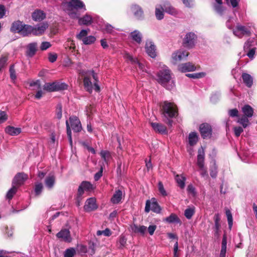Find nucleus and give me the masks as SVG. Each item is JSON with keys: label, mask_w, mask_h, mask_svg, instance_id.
Returning a JSON list of instances; mask_svg holds the SVG:
<instances>
[{"label": "nucleus", "mask_w": 257, "mask_h": 257, "mask_svg": "<svg viewBox=\"0 0 257 257\" xmlns=\"http://www.w3.org/2000/svg\"><path fill=\"white\" fill-rule=\"evenodd\" d=\"M64 10L71 19L78 18L80 14L79 10L85 12L86 10L85 5L81 0H70L62 4Z\"/></svg>", "instance_id": "1"}, {"label": "nucleus", "mask_w": 257, "mask_h": 257, "mask_svg": "<svg viewBox=\"0 0 257 257\" xmlns=\"http://www.w3.org/2000/svg\"><path fill=\"white\" fill-rule=\"evenodd\" d=\"M98 82L97 74L93 70L88 71L86 76L83 79L84 89L89 93H91L93 90L97 92H99L100 87L98 84Z\"/></svg>", "instance_id": "2"}, {"label": "nucleus", "mask_w": 257, "mask_h": 257, "mask_svg": "<svg viewBox=\"0 0 257 257\" xmlns=\"http://www.w3.org/2000/svg\"><path fill=\"white\" fill-rule=\"evenodd\" d=\"M177 108L176 105L172 102L165 101L162 105V114L164 121L169 126L172 125V120L171 118L177 115Z\"/></svg>", "instance_id": "3"}, {"label": "nucleus", "mask_w": 257, "mask_h": 257, "mask_svg": "<svg viewBox=\"0 0 257 257\" xmlns=\"http://www.w3.org/2000/svg\"><path fill=\"white\" fill-rule=\"evenodd\" d=\"M157 81L164 87L168 90L172 89L174 83L171 79L170 71L167 67L164 66L162 70H160L157 74Z\"/></svg>", "instance_id": "4"}, {"label": "nucleus", "mask_w": 257, "mask_h": 257, "mask_svg": "<svg viewBox=\"0 0 257 257\" xmlns=\"http://www.w3.org/2000/svg\"><path fill=\"white\" fill-rule=\"evenodd\" d=\"M47 28L48 24L44 23L40 24L36 27L24 25L20 34L23 36H27L31 34L39 35L42 34Z\"/></svg>", "instance_id": "5"}, {"label": "nucleus", "mask_w": 257, "mask_h": 257, "mask_svg": "<svg viewBox=\"0 0 257 257\" xmlns=\"http://www.w3.org/2000/svg\"><path fill=\"white\" fill-rule=\"evenodd\" d=\"M154 212L159 213L161 211V208L155 198H152L151 200H148L146 203L145 211L148 213L150 210Z\"/></svg>", "instance_id": "6"}, {"label": "nucleus", "mask_w": 257, "mask_h": 257, "mask_svg": "<svg viewBox=\"0 0 257 257\" xmlns=\"http://www.w3.org/2000/svg\"><path fill=\"white\" fill-rule=\"evenodd\" d=\"M93 189L92 185L88 181H83L79 185L78 189L77 197L80 198L84 194L85 191H91Z\"/></svg>", "instance_id": "7"}, {"label": "nucleus", "mask_w": 257, "mask_h": 257, "mask_svg": "<svg viewBox=\"0 0 257 257\" xmlns=\"http://www.w3.org/2000/svg\"><path fill=\"white\" fill-rule=\"evenodd\" d=\"M63 84L56 82L46 83L43 86V89L49 92H53L63 89Z\"/></svg>", "instance_id": "8"}, {"label": "nucleus", "mask_w": 257, "mask_h": 257, "mask_svg": "<svg viewBox=\"0 0 257 257\" xmlns=\"http://www.w3.org/2000/svg\"><path fill=\"white\" fill-rule=\"evenodd\" d=\"M196 38V35L194 33H187L183 41L184 46L188 48H192L194 45Z\"/></svg>", "instance_id": "9"}, {"label": "nucleus", "mask_w": 257, "mask_h": 257, "mask_svg": "<svg viewBox=\"0 0 257 257\" xmlns=\"http://www.w3.org/2000/svg\"><path fill=\"white\" fill-rule=\"evenodd\" d=\"M131 10L135 17L138 20H142L144 18V12L142 8L137 5H133Z\"/></svg>", "instance_id": "10"}, {"label": "nucleus", "mask_w": 257, "mask_h": 257, "mask_svg": "<svg viewBox=\"0 0 257 257\" xmlns=\"http://www.w3.org/2000/svg\"><path fill=\"white\" fill-rule=\"evenodd\" d=\"M69 122L72 129L75 132H79L82 130L81 124L79 119L75 116L69 118Z\"/></svg>", "instance_id": "11"}, {"label": "nucleus", "mask_w": 257, "mask_h": 257, "mask_svg": "<svg viewBox=\"0 0 257 257\" xmlns=\"http://www.w3.org/2000/svg\"><path fill=\"white\" fill-rule=\"evenodd\" d=\"M147 54L151 57L154 58L157 56L156 46L151 41H147L145 46Z\"/></svg>", "instance_id": "12"}, {"label": "nucleus", "mask_w": 257, "mask_h": 257, "mask_svg": "<svg viewBox=\"0 0 257 257\" xmlns=\"http://www.w3.org/2000/svg\"><path fill=\"white\" fill-rule=\"evenodd\" d=\"M28 178V176L27 174L24 173H19L14 177L13 184L18 187L23 184Z\"/></svg>", "instance_id": "13"}, {"label": "nucleus", "mask_w": 257, "mask_h": 257, "mask_svg": "<svg viewBox=\"0 0 257 257\" xmlns=\"http://www.w3.org/2000/svg\"><path fill=\"white\" fill-rule=\"evenodd\" d=\"M124 58L127 60L130 61L132 64L136 65V68H138L140 70L142 71L143 72L146 71L145 65L143 64L140 63L137 58H133L132 56H131L128 53L125 54Z\"/></svg>", "instance_id": "14"}, {"label": "nucleus", "mask_w": 257, "mask_h": 257, "mask_svg": "<svg viewBox=\"0 0 257 257\" xmlns=\"http://www.w3.org/2000/svg\"><path fill=\"white\" fill-rule=\"evenodd\" d=\"M56 236L66 242H70L72 241L70 231L67 229H62L57 233Z\"/></svg>", "instance_id": "15"}, {"label": "nucleus", "mask_w": 257, "mask_h": 257, "mask_svg": "<svg viewBox=\"0 0 257 257\" xmlns=\"http://www.w3.org/2000/svg\"><path fill=\"white\" fill-rule=\"evenodd\" d=\"M97 206L96 204V200L94 198H90L88 199L84 206V209L86 211L90 212L96 209Z\"/></svg>", "instance_id": "16"}, {"label": "nucleus", "mask_w": 257, "mask_h": 257, "mask_svg": "<svg viewBox=\"0 0 257 257\" xmlns=\"http://www.w3.org/2000/svg\"><path fill=\"white\" fill-rule=\"evenodd\" d=\"M200 132L203 138L209 137L211 134V128L209 124L203 123L200 126Z\"/></svg>", "instance_id": "17"}, {"label": "nucleus", "mask_w": 257, "mask_h": 257, "mask_svg": "<svg viewBox=\"0 0 257 257\" xmlns=\"http://www.w3.org/2000/svg\"><path fill=\"white\" fill-rule=\"evenodd\" d=\"M188 56V52L186 51L179 50L174 53L172 55L173 59L177 62L185 59Z\"/></svg>", "instance_id": "18"}, {"label": "nucleus", "mask_w": 257, "mask_h": 257, "mask_svg": "<svg viewBox=\"0 0 257 257\" xmlns=\"http://www.w3.org/2000/svg\"><path fill=\"white\" fill-rule=\"evenodd\" d=\"M178 70L181 72L194 71L196 70V67L191 63H185L179 65Z\"/></svg>", "instance_id": "19"}, {"label": "nucleus", "mask_w": 257, "mask_h": 257, "mask_svg": "<svg viewBox=\"0 0 257 257\" xmlns=\"http://www.w3.org/2000/svg\"><path fill=\"white\" fill-rule=\"evenodd\" d=\"M130 37L138 44H140L142 42L143 35L139 30H136L132 32L130 34Z\"/></svg>", "instance_id": "20"}, {"label": "nucleus", "mask_w": 257, "mask_h": 257, "mask_svg": "<svg viewBox=\"0 0 257 257\" xmlns=\"http://www.w3.org/2000/svg\"><path fill=\"white\" fill-rule=\"evenodd\" d=\"M78 20V24L79 25H90L92 23V18L89 14H85L83 17H80L79 16L78 18H76Z\"/></svg>", "instance_id": "21"}, {"label": "nucleus", "mask_w": 257, "mask_h": 257, "mask_svg": "<svg viewBox=\"0 0 257 257\" xmlns=\"http://www.w3.org/2000/svg\"><path fill=\"white\" fill-rule=\"evenodd\" d=\"M151 124L155 132L162 134L167 133L166 127L164 125L158 122H151Z\"/></svg>", "instance_id": "22"}, {"label": "nucleus", "mask_w": 257, "mask_h": 257, "mask_svg": "<svg viewBox=\"0 0 257 257\" xmlns=\"http://www.w3.org/2000/svg\"><path fill=\"white\" fill-rule=\"evenodd\" d=\"M205 153L203 149L201 147L198 149L197 165L199 168L204 167Z\"/></svg>", "instance_id": "23"}, {"label": "nucleus", "mask_w": 257, "mask_h": 257, "mask_svg": "<svg viewBox=\"0 0 257 257\" xmlns=\"http://www.w3.org/2000/svg\"><path fill=\"white\" fill-rule=\"evenodd\" d=\"M37 43L33 42L27 46V55L29 57H32L36 53L37 50Z\"/></svg>", "instance_id": "24"}, {"label": "nucleus", "mask_w": 257, "mask_h": 257, "mask_svg": "<svg viewBox=\"0 0 257 257\" xmlns=\"http://www.w3.org/2000/svg\"><path fill=\"white\" fill-rule=\"evenodd\" d=\"M24 24H23L22 22L20 21H17L14 22L12 25L11 31L14 33H18L20 34L23 29V27Z\"/></svg>", "instance_id": "25"}, {"label": "nucleus", "mask_w": 257, "mask_h": 257, "mask_svg": "<svg viewBox=\"0 0 257 257\" xmlns=\"http://www.w3.org/2000/svg\"><path fill=\"white\" fill-rule=\"evenodd\" d=\"M32 17L35 21H41L45 18L46 15L41 10H36L32 13Z\"/></svg>", "instance_id": "26"}, {"label": "nucleus", "mask_w": 257, "mask_h": 257, "mask_svg": "<svg viewBox=\"0 0 257 257\" xmlns=\"http://www.w3.org/2000/svg\"><path fill=\"white\" fill-rule=\"evenodd\" d=\"M242 78L246 86L248 87H251L253 84L252 76L247 73H243L242 74Z\"/></svg>", "instance_id": "27"}, {"label": "nucleus", "mask_w": 257, "mask_h": 257, "mask_svg": "<svg viewBox=\"0 0 257 257\" xmlns=\"http://www.w3.org/2000/svg\"><path fill=\"white\" fill-rule=\"evenodd\" d=\"M164 11L172 15H176L178 14L177 11L169 3H165L163 6Z\"/></svg>", "instance_id": "28"}, {"label": "nucleus", "mask_w": 257, "mask_h": 257, "mask_svg": "<svg viewBox=\"0 0 257 257\" xmlns=\"http://www.w3.org/2000/svg\"><path fill=\"white\" fill-rule=\"evenodd\" d=\"M198 141V135L195 132H191L188 136V142L190 147H192L196 144Z\"/></svg>", "instance_id": "29"}, {"label": "nucleus", "mask_w": 257, "mask_h": 257, "mask_svg": "<svg viewBox=\"0 0 257 257\" xmlns=\"http://www.w3.org/2000/svg\"><path fill=\"white\" fill-rule=\"evenodd\" d=\"M242 111L246 117H251L253 115V109L249 105H245L242 107Z\"/></svg>", "instance_id": "30"}, {"label": "nucleus", "mask_w": 257, "mask_h": 257, "mask_svg": "<svg viewBox=\"0 0 257 257\" xmlns=\"http://www.w3.org/2000/svg\"><path fill=\"white\" fill-rule=\"evenodd\" d=\"M55 183V177L53 175L47 177L45 180L46 186L49 189H52Z\"/></svg>", "instance_id": "31"}, {"label": "nucleus", "mask_w": 257, "mask_h": 257, "mask_svg": "<svg viewBox=\"0 0 257 257\" xmlns=\"http://www.w3.org/2000/svg\"><path fill=\"white\" fill-rule=\"evenodd\" d=\"M132 230L135 233H140L141 234H144L147 230V227L144 225L138 226L137 224H134L131 226Z\"/></svg>", "instance_id": "32"}, {"label": "nucleus", "mask_w": 257, "mask_h": 257, "mask_svg": "<svg viewBox=\"0 0 257 257\" xmlns=\"http://www.w3.org/2000/svg\"><path fill=\"white\" fill-rule=\"evenodd\" d=\"M164 221L169 223H181L180 219L177 216V215L174 213H172L169 216L166 217L164 219Z\"/></svg>", "instance_id": "33"}, {"label": "nucleus", "mask_w": 257, "mask_h": 257, "mask_svg": "<svg viewBox=\"0 0 257 257\" xmlns=\"http://www.w3.org/2000/svg\"><path fill=\"white\" fill-rule=\"evenodd\" d=\"M175 179L178 186L181 189L184 188L185 186V182L186 181V178L184 176L177 174L175 175Z\"/></svg>", "instance_id": "34"}, {"label": "nucleus", "mask_w": 257, "mask_h": 257, "mask_svg": "<svg viewBox=\"0 0 257 257\" xmlns=\"http://www.w3.org/2000/svg\"><path fill=\"white\" fill-rule=\"evenodd\" d=\"M256 45V40L253 38H249L247 40V41L245 43L244 45V50L246 51L248 49H249L252 47H255V46Z\"/></svg>", "instance_id": "35"}, {"label": "nucleus", "mask_w": 257, "mask_h": 257, "mask_svg": "<svg viewBox=\"0 0 257 257\" xmlns=\"http://www.w3.org/2000/svg\"><path fill=\"white\" fill-rule=\"evenodd\" d=\"M121 198L122 192L120 190H118L116 191L115 193L113 195L111 199V201L113 204H117L120 201Z\"/></svg>", "instance_id": "36"}, {"label": "nucleus", "mask_w": 257, "mask_h": 257, "mask_svg": "<svg viewBox=\"0 0 257 257\" xmlns=\"http://www.w3.org/2000/svg\"><path fill=\"white\" fill-rule=\"evenodd\" d=\"M5 131L7 134L11 136L18 135L20 134L21 132L20 128H16L11 126L7 127Z\"/></svg>", "instance_id": "37"}, {"label": "nucleus", "mask_w": 257, "mask_h": 257, "mask_svg": "<svg viewBox=\"0 0 257 257\" xmlns=\"http://www.w3.org/2000/svg\"><path fill=\"white\" fill-rule=\"evenodd\" d=\"M164 9L162 6H160L159 7H157L155 9V16L157 20H161L164 18Z\"/></svg>", "instance_id": "38"}, {"label": "nucleus", "mask_w": 257, "mask_h": 257, "mask_svg": "<svg viewBox=\"0 0 257 257\" xmlns=\"http://www.w3.org/2000/svg\"><path fill=\"white\" fill-rule=\"evenodd\" d=\"M195 213L194 207H189L187 208L184 211L185 216L188 219L192 218V216Z\"/></svg>", "instance_id": "39"}, {"label": "nucleus", "mask_w": 257, "mask_h": 257, "mask_svg": "<svg viewBox=\"0 0 257 257\" xmlns=\"http://www.w3.org/2000/svg\"><path fill=\"white\" fill-rule=\"evenodd\" d=\"M236 27L237 29L239 30V31L241 32V34L244 35L250 36V31L249 30L245 27L244 26H242L241 25H237Z\"/></svg>", "instance_id": "40"}, {"label": "nucleus", "mask_w": 257, "mask_h": 257, "mask_svg": "<svg viewBox=\"0 0 257 257\" xmlns=\"http://www.w3.org/2000/svg\"><path fill=\"white\" fill-rule=\"evenodd\" d=\"M96 41V38L93 36H86L82 42L84 45H91L94 43Z\"/></svg>", "instance_id": "41"}, {"label": "nucleus", "mask_w": 257, "mask_h": 257, "mask_svg": "<svg viewBox=\"0 0 257 257\" xmlns=\"http://www.w3.org/2000/svg\"><path fill=\"white\" fill-rule=\"evenodd\" d=\"M214 11L220 16H222L224 9L222 6V4H216L213 5Z\"/></svg>", "instance_id": "42"}, {"label": "nucleus", "mask_w": 257, "mask_h": 257, "mask_svg": "<svg viewBox=\"0 0 257 257\" xmlns=\"http://www.w3.org/2000/svg\"><path fill=\"white\" fill-rule=\"evenodd\" d=\"M89 29L88 30H82L79 34L76 35V38L79 40L83 41L84 39L87 36Z\"/></svg>", "instance_id": "43"}, {"label": "nucleus", "mask_w": 257, "mask_h": 257, "mask_svg": "<svg viewBox=\"0 0 257 257\" xmlns=\"http://www.w3.org/2000/svg\"><path fill=\"white\" fill-rule=\"evenodd\" d=\"M100 156L102 159H103L104 161L106 163H107L109 159L111 157L110 154L108 151L104 150H102L100 152Z\"/></svg>", "instance_id": "44"}, {"label": "nucleus", "mask_w": 257, "mask_h": 257, "mask_svg": "<svg viewBox=\"0 0 257 257\" xmlns=\"http://www.w3.org/2000/svg\"><path fill=\"white\" fill-rule=\"evenodd\" d=\"M248 117L245 116L239 118L237 120V122L241 124L244 128L246 127L249 124V120Z\"/></svg>", "instance_id": "45"}, {"label": "nucleus", "mask_w": 257, "mask_h": 257, "mask_svg": "<svg viewBox=\"0 0 257 257\" xmlns=\"http://www.w3.org/2000/svg\"><path fill=\"white\" fill-rule=\"evenodd\" d=\"M76 253V250L74 248L67 249L64 252V257H74Z\"/></svg>", "instance_id": "46"}, {"label": "nucleus", "mask_w": 257, "mask_h": 257, "mask_svg": "<svg viewBox=\"0 0 257 257\" xmlns=\"http://www.w3.org/2000/svg\"><path fill=\"white\" fill-rule=\"evenodd\" d=\"M226 215L227 218L229 229H231L233 224V218L231 211L229 210L226 211Z\"/></svg>", "instance_id": "47"}, {"label": "nucleus", "mask_w": 257, "mask_h": 257, "mask_svg": "<svg viewBox=\"0 0 257 257\" xmlns=\"http://www.w3.org/2000/svg\"><path fill=\"white\" fill-rule=\"evenodd\" d=\"M9 71L11 79L13 81H15L17 79V75L14 65L10 66Z\"/></svg>", "instance_id": "48"}, {"label": "nucleus", "mask_w": 257, "mask_h": 257, "mask_svg": "<svg viewBox=\"0 0 257 257\" xmlns=\"http://www.w3.org/2000/svg\"><path fill=\"white\" fill-rule=\"evenodd\" d=\"M111 234V231L109 228H107L104 230H98L96 232V235L98 236H100L103 234L105 236H110Z\"/></svg>", "instance_id": "49"}, {"label": "nucleus", "mask_w": 257, "mask_h": 257, "mask_svg": "<svg viewBox=\"0 0 257 257\" xmlns=\"http://www.w3.org/2000/svg\"><path fill=\"white\" fill-rule=\"evenodd\" d=\"M17 188L16 186L13 184V187L9 190L7 194V197L8 199H11L13 197L14 195L16 193Z\"/></svg>", "instance_id": "50"}, {"label": "nucleus", "mask_w": 257, "mask_h": 257, "mask_svg": "<svg viewBox=\"0 0 257 257\" xmlns=\"http://www.w3.org/2000/svg\"><path fill=\"white\" fill-rule=\"evenodd\" d=\"M43 188V186L42 183H38L35 184L34 191L37 196L39 195L41 193Z\"/></svg>", "instance_id": "51"}, {"label": "nucleus", "mask_w": 257, "mask_h": 257, "mask_svg": "<svg viewBox=\"0 0 257 257\" xmlns=\"http://www.w3.org/2000/svg\"><path fill=\"white\" fill-rule=\"evenodd\" d=\"M187 191L189 194L191 195L193 197L195 196L196 195L195 188L192 184H189L188 185Z\"/></svg>", "instance_id": "52"}, {"label": "nucleus", "mask_w": 257, "mask_h": 257, "mask_svg": "<svg viewBox=\"0 0 257 257\" xmlns=\"http://www.w3.org/2000/svg\"><path fill=\"white\" fill-rule=\"evenodd\" d=\"M66 127H67V134L68 137L69 141L71 145L72 144V139L71 135V131L70 129V125L68 121H66Z\"/></svg>", "instance_id": "53"}, {"label": "nucleus", "mask_w": 257, "mask_h": 257, "mask_svg": "<svg viewBox=\"0 0 257 257\" xmlns=\"http://www.w3.org/2000/svg\"><path fill=\"white\" fill-rule=\"evenodd\" d=\"M186 76L192 78H200L204 77L205 76V73L201 72V73H193V74H186Z\"/></svg>", "instance_id": "54"}, {"label": "nucleus", "mask_w": 257, "mask_h": 257, "mask_svg": "<svg viewBox=\"0 0 257 257\" xmlns=\"http://www.w3.org/2000/svg\"><path fill=\"white\" fill-rule=\"evenodd\" d=\"M210 174L211 177L213 178H216L217 176V169L215 164H214L213 166L211 168Z\"/></svg>", "instance_id": "55"}, {"label": "nucleus", "mask_w": 257, "mask_h": 257, "mask_svg": "<svg viewBox=\"0 0 257 257\" xmlns=\"http://www.w3.org/2000/svg\"><path fill=\"white\" fill-rule=\"evenodd\" d=\"M158 189L160 193L164 196L167 195V193L164 187L163 184L161 182H159L158 183Z\"/></svg>", "instance_id": "56"}, {"label": "nucleus", "mask_w": 257, "mask_h": 257, "mask_svg": "<svg viewBox=\"0 0 257 257\" xmlns=\"http://www.w3.org/2000/svg\"><path fill=\"white\" fill-rule=\"evenodd\" d=\"M8 61V57L6 56H2L0 58V71L5 67Z\"/></svg>", "instance_id": "57"}, {"label": "nucleus", "mask_w": 257, "mask_h": 257, "mask_svg": "<svg viewBox=\"0 0 257 257\" xmlns=\"http://www.w3.org/2000/svg\"><path fill=\"white\" fill-rule=\"evenodd\" d=\"M226 237L225 236L223 237L222 241V244H221V249L220 251V253H223L224 254L226 253Z\"/></svg>", "instance_id": "58"}, {"label": "nucleus", "mask_w": 257, "mask_h": 257, "mask_svg": "<svg viewBox=\"0 0 257 257\" xmlns=\"http://www.w3.org/2000/svg\"><path fill=\"white\" fill-rule=\"evenodd\" d=\"M8 119V116L6 112L0 110V123H2Z\"/></svg>", "instance_id": "59"}, {"label": "nucleus", "mask_w": 257, "mask_h": 257, "mask_svg": "<svg viewBox=\"0 0 257 257\" xmlns=\"http://www.w3.org/2000/svg\"><path fill=\"white\" fill-rule=\"evenodd\" d=\"M228 6H231L233 8H236L238 5L240 0H225Z\"/></svg>", "instance_id": "60"}, {"label": "nucleus", "mask_w": 257, "mask_h": 257, "mask_svg": "<svg viewBox=\"0 0 257 257\" xmlns=\"http://www.w3.org/2000/svg\"><path fill=\"white\" fill-rule=\"evenodd\" d=\"M62 107L61 104H58L56 108V116L57 118H58L59 119L61 118L62 116Z\"/></svg>", "instance_id": "61"}, {"label": "nucleus", "mask_w": 257, "mask_h": 257, "mask_svg": "<svg viewBox=\"0 0 257 257\" xmlns=\"http://www.w3.org/2000/svg\"><path fill=\"white\" fill-rule=\"evenodd\" d=\"M118 243L119 244V247L122 248L124 247L126 243V238L125 237L121 235L119 238Z\"/></svg>", "instance_id": "62"}, {"label": "nucleus", "mask_w": 257, "mask_h": 257, "mask_svg": "<svg viewBox=\"0 0 257 257\" xmlns=\"http://www.w3.org/2000/svg\"><path fill=\"white\" fill-rule=\"evenodd\" d=\"M51 44L48 42H43L40 46V49L42 51L46 50L51 47Z\"/></svg>", "instance_id": "63"}, {"label": "nucleus", "mask_w": 257, "mask_h": 257, "mask_svg": "<svg viewBox=\"0 0 257 257\" xmlns=\"http://www.w3.org/2000/svg\"><path fill=\"white\" fill-rule=\"evenodd\" d=\"M199 168L200 174L202 177H205L208 176L207 169L205 167V166L202 167H200Z\"/></svg>", "instance_id": "64"}]
</instances>
